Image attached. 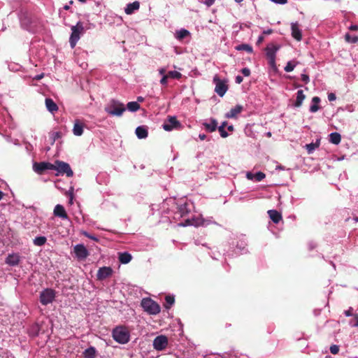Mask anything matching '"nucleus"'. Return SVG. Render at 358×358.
Returning <instances> with one entry per match:
<instances>
[{"mask_svg": "<svg viewBox=\"0 0 358 358\" xmlns=\"http://www.w3.org/2000/svg\"><path fill=\"white\" fill-rule=\"evenodd\" d=\"M125 110L124 105L115 99H111L105 106V111L110 115L121 116Z\"/></svg>", "mask_w": 358, "mask_h": 358, "instance_id": "nucleus-1", "label": "nucleus"}, {"mask_svg": "<svg viewBox=\"0 0 358 358\" xmlns=\"http://www.w3.org/2000/svg\"><path fill=\"white\" fill-rule=\"evenodd\" d=\"M129 336V333L125 327H117L113 331V338L119 343L125 344L128 343Z\"/></svg>", "mask_w": 358, "mask_h": 358, "instance_id": "nucleus-2", "label": "nucleus"}, {"mask_svg": "<svg viewBox=\"0 0 358 358\" xmlns=\"http://www.w3.org/2000/svg\"><path fill=\"white\" fill-rule=\"evenodd\" d=\"M143 310L150 315H157L160 312L159 305L150 298H145L141 301Z\"/></svg>", "mask_w": 358, "mask_h": 358, "instance_id": "nucleus-3", "label": "nucleus"}, {"mask_svg": "<svg viewBox=\"0 0 358 358\" xmlns=\"http://www.w3.org/2000/svg\"><path fill=\"white\" fill-rule=\"evenodd\" d=\"M71 34L69 38V43L71 48H73L78 40L80 38V34L84 32L83 23L81 22H77L75 26L71 27Z\"/></svg>", "mask_w": 358, "mask_h": 358, "instance_id": "nucleus-4", "label": "nucleus"}, {"mask_svg": "<svg viewBox=\"0 0 358 358\" xmlns=\"http://www.w3.org/2000/svg\"><path fill=\"white\" fill-rule=\"evenodd\" d=\"M213 83L215 84V92L222 97L229 89L227 80H220L217 75L213 78Z\"/></svg>", "mask_w": 358, "mask_h": 358, "instance_id": "nucleus-5", "label": "nucleus"}, {"mask_svg": "<svg viewBox=\"0 0 358 358\" xmlns=\"http://www.w3.org/2000/svg\"><path fill=\"white\" fill-rule=\"evenodd\" d=\"M165 131H170L174 129H178L182 127L181 123L175 116H169L162 125Z\"/></svg>", "mask_w": 358, "mask_h": 358, "instance_id": "nucleus-6", "label": "nucleus"}, {"mask_svg": "<svg viewBox=\"0 0 358 358\" xmlns=\"http://www.w3.org/2000/svg\"><path fill=\"white\" fill-rule=\"evenodd\" d=\"M56 166L50 162H35L33 164L34 171L39 175H42L47 170L55 169Z\"/></svg>", "mask_w": 358, "mask_h": 358, "instance_id": "nucleus-7", "label": "nucleus"}, {"mask_svg": "<svg viewBox=\"0 0 358 358\" xmlns=\"http://www.w3.org/2000/svg\"><path fill=\"white\" fill-rule=\"evenodd\" d=\"M55 297V292L52 289H45L40 294V302L43 305L52 303Z\"/></svg>", "mask_w": 358, "mask_h": 358, "instance_id": "nucleus-8", "label": "nucleus"}, {"mask_svg": "<svg viewBox=\"0 0 358 358\" xmlns=\"http://www.w3.org/2000/svg\"><path fill=\"white\" fill-rule=\"evenodd\" d=\"M56 168L55 170L58 171L62 174H66L67 177H72L73 175V172L71 169L70 165L68 163L62 161H56L55 164Z\"/></svg>", "mask_w": 358, "mask_h": 358, "instance_id": "nucleus-9", "label": "nucleus"}, {"mask_svg": "<svg viewBox=\"0 0 358 358\" xmlns=\"http://www.w3.org/2000/svg\"><path fill=\"white\" fill-rule=\"evenodd\" d=\"M168 345V338L166 336L160 335L153 341V348L158 351L164 350Z\"/></svg>", "mask_w": 358, "mask_h": 358, "instance_id": "nucleus-10", "label": "nucleus"}, {"mask_svg": "<svg viewBox=\"0 0 358 358\" xmlns=\"http://www.w3.org/2000/svg\"><path fill=\"white\" fill-rule=\"evenodd\" d=\"M113 274V269L110 266H103L99 268L96 273L98 280H103Z\"/></svg>", "mask_w": 358, "mask_h": 358, "instance_id": "nucleus-11", "label": "nucleus"}, {"mask_svg": "<svg viewBox=\"0 0 358 358\" xmlns=\"http://www.w3.org/2000/svg\"><path fill=\"white\" fill-rule=\"evenodd\" d=\"M73 250L76 257L80 259H85L89 256L88 250L83 244L76 245Z\"/></svg>", "mask_w": 358, "mask_h": 358, "instance_id": "nucleus-12", "label": "nucleus"}, {"mask_svg": "<svg viewBox=\"0 0 358 358\" xmlns=\"http://www.w3.org/2000/svg\"><path fill=\"white\" fill-rule=\"evenodd\" d=\"M292 36L297 41H300L302 39L301 30L299 29V24L297 22H293L291 24Z\"/></svg>", "mask_w": 358, "mask_h": 358, "instance_id": "nucleus-13", "label": "nucleus"}, {"mask_svg": "<svg viewBox=\"0 0 358 358\" xmlns=\"http://www.w3.org/2000/svg\"><path fill=\"white\" fill-rule=\"evenodd\" d=\"M243 110L241 105H236L234 108H231L229 112L226 113L227 118H236L238 115L240 114Z\"/></svg>", "mask_w": 358, "mask_h": 358, "instance_id": "nucleus-14", "label": "nucleus"}, {"mask_svg": "<svg viewBox=\"0 0 358 358\" xmlns=\"http://www.w3.org/2000/svg\"><path fill=\"white\" fill-rule=\"evenodd\" d=\"M54 215L62 219H68L69 217L64 206L59 204L55 207Z\"/></svg>", "mask_w": 358, "mask_h": 358, "instance_id": "nucleus-15", "label": "nucleus"}, {"mask_svg": "<svg viewBox=\"0 0 358 358\" xmlns=\"http://www.w3.org/2000/svg\"><path fill=\"white\" fill-rule=\"evenodd\" d=\"M270 219L275 223L278 224L282 220V215L276 210H269L267 212Z\"/></svg>", "mask_w": 358, "mask_h": 358, "instance_id": "nucleus-16", "label": "nucleus"}, {"mask_svg": "<svg viewBox=\"0 0 358 358\" xmlns=\"http://www.w3.org/2000/svg\"><path fill=\"white\" fill-rule=\"evenodd\" d=\"M140 8V3L137 1L129 3L127 5V7L124 9V11L126 14L131 15L132 14L135 10H138Z\"/></svg>", "mask_w": 358, "mask_h": 358, "instance_id": "nucleus-17", "label": "nucleus"}, {"mask_svg": "<svg viewBox=\"0 0 358 358\" xmlns=\"http://www.w3.org/2000/svg\"><path fill=\"white\" fill-rule=\"evenodd\" d=\"M45 106H46L47 109L50 113H54L58 110L57 105L55 103V101L52 99L47 98V99H45Z\"/></svg>", "mask_w": 358, "mask_h": 358, "instance_id": "nucleus-18", "label": "nucleus"}, {"mask_svg": "<svg viewBox=\"0 0 358 358\" xmlns=\"http://www.w3.org/2000/svg\"><path fill=\"white\" fill-rule=\"evenodd\" d=\"M19 262L20 257L16 254L9 255L6 259V263L10 266H16Z\"/></svg>", "mask_w": 358, "mask_h": 358, "instance_id": "nucleus-19", "label": "nucleus"}, {"mask_svg": "<svg viewBox=\"0 0 358 358\" xmlns=\"http://www.w3.org/2000/svg\"><path fill=\"white\" fill-rule=\"evenodd\" d=\"M279 46L271 44L266 48V56L269 57H275V52L278 50Z\"/></svg>", "mask_w": 358, "mask_h": 358, "instance_id": "nucleus-20", "label": "nucleus"}, {"mask_svg": "<svg viewBox=\"0 0 358 358\" xmlns=\"http://www.w3.org/2000/svg\"><path fill=\"white\" fill-rule=\"evenodd\" d=\"M73 134L76 136H81L83 133V124L79 120H76L73 129Z\"/></svg>", "mask_w": 358, "mask_h": 358, "instance_id": "nucleus-21", "label": "nucleus"}, {"mask_svg": "<svg viewBox=\"0 0 358 358\" xmlns=\"http://www.w3.org/2000/svg\"><path fill=\"white\" fill-rule=\"evenodd\" d=\"M84 358H95L96 350L94 347L90 346L83 352Z\"/></svg>", "mask_w": 358, "mask_h": 358, "instance_id": "nucleus-22", "label": "nucleus"}, {"mask_svg": "<svg viewBox=\"0 0 358 358\" xmlns=\"http://www.w3.org/2000/svg\"><path fill=\"white\" fill-rule=\"evenodd\" d=\"M119 261L124 264H128L131 262L132 256L128 252L119 253Z\"/></svg>", "mask_w": 358, "mask_h": 358, "instance_id": "nucleus-23", "label": "nucleus"}, {"mask_svg": "<svg viewBox=\"0 0 358 358\" xmlns=\"http://www.w3.org/2000/svg\"><path fill=\"white\" fill-rule=\"evenodd\" d=\"M136 134L138 138L142 139L148 136V132L146 128L140 126L136 129Z\"/></svg>", "mask_w": 358, "mask_h": 358, "instance_id": "nucleus-24", "label": "nucleus"}, {"mask_svg": "<svg viewBox=\"0 0 358 358\" xmlns=\"http://www.w3.org/2000/svg\"><path fill=\"white\" fill-rule=\"evenodd\" d=\"M306 96L302 90H298L296 93V99L294 103L295 107H300L302 105L303 101L305 99Z\"/></svg>", "mask_w": 358, "mask_h": 358, "instance_id": "nucleus-25", "label": "nucleus"}, {"mask_svg": "<svg viewBox=\"0 0 358 358\" xmlns=\"http://www.w3.org/2000/svg\"><path fill=\"white\" fill-rule=\"evenodd\" d=\"M203 124L206 129L210 132L215 131L217 127V122L215 119H212L210 123L204 122Z\"/></svg>", "mask_w": 358, "mask_h": 358, "instance_id": "nucleus-26", "label": "nucleus"}, {"mask_svg": "<svg viewBox=\"0 0 358 358\" xmlns=\"http://www.w3.org/2000/svg\"><path fill=\"white\" fill-rule=\"evenodd\" d=\"M313 104L310 107V111L311 113H315L320 109L318 103L320 102V99L318 96H314L312 99Z\"/></svg>", "mask_w": 358, "mask_h": 358, "instance_id": "nucleus-27", "label": "nucleus"}, {"mask_svg": "<svg viewBox=\"0 0 358 358\" xmlns=\"http://www.w3.org/2000/svg\"><path fill=\"white\" fill-rule=\"evenodd\" d=\"M341 136L340 134L337 132L331 133L329 135V141L335 145H338L341 143Z\"/></svg>", "mask_w": 358, "mask_h": 358, "instance_id": "nucleus-28", "label": "nucleus"}, {"mask_svg": "<svg viewBox=\"0 0 358 358\" xmlns=\"http://www.w3.org/2000/svg\"><path fill=\"white\" fill-rule=\"evenodd\" d=\"M189 35H190V33L188 30L185 29H181L176 32V38L179 41H181Z\"/></svg>", "mask_w": 358, "mask_h": 358, "instance_id": "nucleus-29", "label": "nucleus"}, {"mask_svg": "<svg viewBox=\"0 0 358 358\" xmlns=\"http://www.w3.org/2000/svg\"><path fill=\"white\" fill-rule=\"evenodd\" d=\"M127 109L131 112H136L140 109V104L136 101L129 102L127 105Z\"/></svg>", "mask_w": 358, "mask_h": 358, "instance_id": "nucleus-30", "label": "nucleus"}, {"mask_svg": "<svg viewBox=\"0 0 358 358\" xmlns=\"http://www.w3.org/2000/svg\"><path fill=\"white\" fill-rule=\"evenodd\" d=\"M320 140H317L315 143H311L306 145V148L308 153H312L316 148L320 146Z\"/></svg>", "mask_w": 358, "mask_h": 358, "instance_id": "nucleus-31", "label": "nucleus"}, {"mask_svg": "<svg viewBox=\"0 0 358 358\" xmlns=\"http://www.w3.org/2000/svg\"><path fill=\"white\" fill-rule=\"evenodd\" d=\"M165 301H166V303L164 304V307L166 309H169L172 306V305L174 303L175 298L173 296L167 295L165 296Z\"/></svg>", "mask_w": 358, "mask_h": 358, "instance_id": "nucleus-32", "label": "nucleus"}, {"mask_svg": "<svg viewBox=\"0 0 358 358\" xmlns=\"http://www.w3.org/2000/svg\"><path fill=\"white\" fill-rule=\"evenodd\" d=\"M47 238L45 236H38L34 239V244L37 246H42L45 245Z\"/></svg>", "mask_w": 358, "mask_h": 358, "instance_id": "nucleus-33", "label": "nucleus"}, {"mask_svg": "<svg viewBox=\"0 0 358 358\" xmlns=\"http://www.w3.org/2000/svg\"><path fill=\"white\" fill-rule=\"evenodd\" d=\"M236 50H244L249 53L252 52V48L251 45L248 44H241L236 47Z\"/></svg>", "mask_w": 358, "mask_h": 358, "instance_id": "nucleus-34", "label": "nucleus"}, {"mask_svg": "<svg viewBox=\"0 0 358 358\" xmlns=\"http://www.w3.org/2000/svg\"><path fill=\"white\" fill-rule=\"evenodd\" d=\"M227 122H224L222 124L218 127V131L220 132V136L222 138H227L228 136V133L225 131V127L227 126Z\"/></svg>", "mask_w": 358, "mask_h": 358, "instance_id": "nucleus-35", "label": "nucleus"}, {"mask_svg": "<svg viewBox=\"0 0 358 358\" xmlns=\"http://www.w3.org/2000/svg\"><path fill=\"white\" fill-rule=\"evenodd\" d=\"M345 39L348 43H356L358 41V36H352L350 34L347 33L345 35Z\"/></svg>", "mask_w": 358, "mask_h": 358, "instance_id": "nucleus-36", "label": "nucleus"}, {"mask_svg": "<svg viewBox=\"0 0 358 358\" xmlns=\"http://www.w3.org/2000/svg\"><path fill=\"white\" fill-rule=\"evenodd\" d=\"M39 330H40V327H39L38 324H34L31 327L29 331L31 336H35L38 334Z\"/></svg>", "mask_w": 358, "mask_h": 358, "instance_id": "nucleus-37", "label": "nucleus"}, {"mask_svg": "<svg viewBox=\"0 0 358 358\" xmlns=\"http://www.w3.org/2000/svg\"><path fill=\"white\" fill-rule=\"evenodd\" d=\"M167 76L169 78L180 79L182 77V74L176 71H171L168 73Z\"/></svg>", "mask_w": 358, "mask_h": 358, "instance_id": "nucleus-38", "label": "nucleus"}, {"mask_svg": "<svg viewBox=\"0 0 358 358\" xmlns=\"http://www.w3.org/2000/svg\"><path fill=\"white\" fill-rule=\"evenodd\" d=\"M296 62L289 61L287 63V65L285 67V71L286 72H291L294 70V67L296 66Z\"/></svg>", "mask_w": 358, "mask_h": 358, "instance_id": "nucleus-39", "label": "nucleus"}, {"mask_svg": "<svg viewBox=\"0 0 358 358\" xmlns=\"http://www.w3.org/2000/svg\"><path fill=\"white\" fill-rule=\"evenodd\" d=\"M254 176H255V180L257 182H259L265 178L266 175L263 172L259 171L257 173H255Z\"/></svg>", "mask_w": 358, "mask_h": 358, "instance_id": "nucleus-40", "label": "nucleus"}, {"mask_svg": "<svg viewBox=\"0 0 358 358\" xmlns=\"http://www.w3.org/2000/svg\"><path fill=\"white\" fill-rule=\"evenodd\" d=\"M81 234L83 236H85V237H87V238H90V239H92V240H93V241H94L96 242L99 241V238L96 236H95L94 235H91L88 232H87L85 231H82Z\"/></svg>", "mask_w": 358, "mask_h": 358, "instance_id": "nucleus-41", "label": "nucleus"}, {"mask_svg": "<svg viewBox=\"0 0 358 358\" xmlns=\"http://www.w3.org/2000/svg\"><path fill=\"white\" fill-rule=\"evenodd\" d=\"M329 350H330V352H331V354L336 355L339 352V346L336 345H332L330 347Z\"/></svg>", "mask_w": 358, "mask_h": 358, "instance_id": "nucleus-42", "label": "nucleus"}, {"mask_svg": "<svg viewBox=\"0 0 358 358\" xmlns=\"http://www.w3.org/2000/svg\"><path fill=\"white\" fill-rule=\"evenodd\" d=\"M354 317L350 321V324L353 327H358V314H355L353 315Z\"/></svg>", "mask_w": 358, "mask_h": 358, "instance_id": "nucleus-43", "label": "nucleus"}, {"mask_svg": "<svg viewBox=\"0 0 358 358\" xmlns=\"http://www.w3.org/2000/svg\"><path fill=\"white\" fill-rule=\"evenodd\" d=\"M241 73L245 76H249L250 75V70L248 68H243L241 69Z\"/></svg>", "mask_w": 358, "mask_h": 358, "instance_id": "nucleus-44", "label": "nucleus"}, {"mask_svg": "<svg viewBox=\"0 0 358 358\" xmlns=\"http://www.w3.org/2000/svg\"><path fill=\"white\" fill-rule=\"evenodd\" d=\"M169 78V76L166 75H164L162 79L160 80V83L163 85H166L167 84V80Z\"/></svg>", "mask_w": 358, "mask_h": 358, "instance_id": "nucleus-45", "label": "nucleus"}, {"mask_svg": "<svg viewBox=\"0 0 358 358\" xmlns=\"http://www.w3.org/2000/svg\"><path fill=\"white\" fill-rule=\"evenodd\" d=\"M336 99V94L334 93H329L328 94V99L329 101H335Z\"/></svg>", "mask_w": 358, "mask_h": 358, "instance_id": "nucleus-46", "label": "nucleus"}, {"mask_svg": "<svg viewBox=\"0 0 358 358\" xmlns=\"http://www.w3.org/2000/svg\"><path fill=\"white\" fill-rule=\"evenodd\" d=\"M301 80L305 83H308L309 82V77L306 74H301Z\"/></svg>", "mask_w": 358, "mask_h": 358, "instance_id": "nucleus-47", "label": "nucleus"}, {"mask_svg": "<svg viewBox=\"0 0 358 358\" xmlns=\"http://www.w3.org/2000/svg\"><path fill=\"white\" fill-rule=\"evenodd\" d=\"M215 0H204L203 2L207 6L210 7L215 3Z\"/></svg>", "mask_w": 358, "mask_h": 358, "instance_id": "nucleus-48", "label": "nucleus"}, {"mask_svg": "<svg viewBox=\"0 0 358 358\" xmlns=\"http://www.w3.org/2000/svg\"><path fill=\"white\" fill-rule=\"evenodd\" d=\"M345 315L347 316V317H349V316H352L353 314H352V308H350V309L345 310L344 312Z\"/></svg>", "mask_w": 358, "mask_h": 358, "instance_id": "nucleus-49", "label": "nucleus"}, {"mask_svg": "<svg viewBox=\"0 0 358 358\" xmlns=\"http://www.w3.org/2000/svg\"><path fill=\"white\" fill-rule=\"evenodd\" d=\"M269 63L271 66H275V57H269Z\"/></svg>", "mask_w": 358, "mask_h": 358, "instance_id": "nucleus-50", "label": "nucleus"}, {"mask_svg": "<svg viewBox=\"0 0 358 358\" xmlns=\"http://www.w3.org/2000/svg\"><path fill=\"white\" fill-rule=\"evenodd\" d=\"M255 174L252 173L251 172H248L246 174V177L248 180H254L255 179Z\"/></svg>", "mask_w": 358, "mask_h": 358, "instance_id": "nucleus-51", "label": "nucleus"}, {"mask_svg": "<svg viewBox=\"0 0 358 358\" xmlns=\"http://www.w3.org/2000/svg\"><path fill=\"white\" fill-rule=\"evenodd\" d=\"M192 221L190 220L187 219L185 221V223L180 224V225L185 227V226H189V225H192Z\"/></svg>", "mask_w": 358, "mask_h": 358, "instance_id": "nucleus-52", "label": "nucleus"}, {"mask_svg": "<svg viewBox=\"0 0 358 358\" xmlns=\"http://www.w3.org/2000/svg\"><path fill=\"white\" fill-rule=\"evenodd\" d=\"M243 82V77L241 76H237L236 77V83L238 84H241Z\"/></svg>", "mask_w": 358, "mask_h": 358, "instance_id": "nucleus-53", "label": "nucleus"}, {"mask_svg": "<svg viewBox=\"0 0 358 358\" xmlns=\"http://www.w3.org/2000/svg\"><path fill=\"white\" fill-rule=\"evenodd\" d=\"M349 29L351 30V31H357L358 30V25H357V24H352L349 27Z\"/></svg>", "mask_w": 358, "mask_h": 358, "instance_id": "nucleus-54", "label": "nucleus"}, {"mask_svg": "<svg viewBox=\"0 0 358 358\" xmlns=\"http://www.w3.org/2000/svg\"><path fill=\"white\" fill-rule=\"evenodd\" d=\"M264 38L263 36H259L257 41V44L259 45L260 43H262L264 41Z\"/></svg>", "mask_w": 358, "mask_h": 358, "instance_id": "nucleus-55", "label": "nucleus"}, {"mask_svg": "<svg viewBox=\"0 0 358 358\" xmlns=\"http://www.w3.org/2000/svg\"><path fill=\"white\" fill-rule=\"evenodd\" d=\"M159 73L161 75H163V76L165 75L166 69L164 68H162L159 70Z\"/></svg>", "mask_w": 358, "mask_h": 358, "instance_id": "nucleus-56", "label": "nucleus"}, {"mask_svg": "<svg viewBox=\"0 0 358 358\" xmlns=\"http://www.w3.org/2000/svg\"><path fill=\"white\" fill-rule=\"evenodd\" d=\"M199 137L201 141H203L206 138V135L204 134H200Z\"/></svg>", "mask_w": 358, "mask_h": 358, "instance_id": "nucleus-57", "label": "nucleus"}, {"mask_svg": "<svg viewBox=\"0 0 358 358\" xmlns=\"http://www.w3.org/2000/svg\"><path fill=\"white\" fill-rule=\"evenodd\" d=\"M144 100V98L142 96H138L137 97V101L136 102H143Z\"/></svg>", "mask_w": 358, "mask_h": 358, "instance_id": "nucleus-58", "label": "nucleus"}, {"mask_svg": "<svg viewBox=\"0 0 358 358\" xmlns=\"http://www.w3.org/2000/svg\"><path fill=\"white\" fill-rule=\"evenodd\" d=\"M272 32H273L272 29H268V30L264 31V34H270Z\"/></svg>", "mask_w": 358, "mask_h": 358, "instance_id": "nucleus-59", "label": "nucleus"}, {"mask_svg": "<svg viewBox=\"0 0 358 358\" xmlns=\"http://www.w3.org/2000/svg\"><path fill=\"white\" fill-rule=\"evenodd\" d=\"M228 130L230 131H234V127L233 125H230L227 127Z\"/></svg>", "mask_w": 358, "mask_h": 358, "instance_id": "nucleus-60", "label": "nucleus"}, {"mask_svg": "<svg viewBox=\"0 0 358 358\" xmlns=\"http://www.w3.org/2000/svg\"><path fill=\"white\" fill-rule=\"evenodd\" d=\"M64 9L66 10H68L70 9V5H65L64 6Z\"/></svg>", "mask_w": 358, "mask_h": 358, "instance_id": "nucleus-61", "label": "nucleus"}, {"mask_svg": "<svg viewBox=\"0 0 358 358\" xmlns=\"http://www.w3.org/2000/svg\"><path fill=\"white\" fill-rule=\"evenodd\" d=\"M3 197V193L2 192L0 191V200L2 199Z\"/></svg>", "mask_w": 358, "mask_h": 358, "instance_id": "nucleus-62", "label": "nucleus"}, {"mask_svg": "<svg viewBox=\"0 0 358 358\" xmlns=\"http://www.w3.org/2000/svg\"><path fill=\"white\" fill-rule=\"evenodd\" d=\"M42 77H43V76L41 75V76H38L36 78H37V80H38V79H41Z\"/></svg>", "mask_w": 358, "mask_h": 358, "instance_id": "nucleus-63", "label": "nucleus"}, {"mask_svg": "<svg viewBox=\"0 0 358 358\" xmlns=\"http://www.w3.org/2000/svg\"><path fill=\"white\" fill-rule=\"evenodd\" d=\"M355 221L358 222V217H355L354 219Z\"/></svg>", "mask_w": 358, "mask_h": 358, "instance_id": "nucleus-64", "label": "nucleus"}]
</instances>
